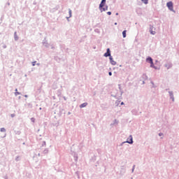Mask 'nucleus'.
I'll return each instance as SVG.
<instances>
[{"instance_id":"f257e3e1","label":"nucleus","mask_w":179,"mask_h":179,"mask_svg":"<svg viewBox=\"0 0 179 179\" xmlns=\"http://www.w3.org/2000/svg\"><path fill=\"white\" fill-rule=\"evenodd\" d=\"M104 5H106V0H102L99 5L101 12H106V10H107V8H103Z\"/></svg>"},{"instance_id":"f03ea898","label":"nucleus","mask_w":179,"mask_h":179,"mask_svg":"<svg viewBox=\"0 0 179 179\" xmlns=\"http://www.w3.org/2000/svg\"><path fill=\"white\" fill-rule=\"evenodd\" d=\"M146 62H149L151 64V68H153V66H155V64H153V59H152V57H148L146 59Z\"/></svg>"},{"instance_id":"7ed1b4c3","label":"nucleus","mask_w":179,"mask_h":179,"mask_svg":"<svg viewBox=\"0 0 179 179\" xmlns=\"http://www.w3.org/2000/svg\"><path fill=\"white\" fill-rule=\"evenodd\" d=\"M166 6H167V7L169 8V9L170 10H173V2H171V1L168 2V3H166Z\"/></svg>"},{"instance_id":"20e7f679","label":"nucleus","mask_w":179,"mask_h":179,"mask_svg":"<svg viewBox=\"0 0 179 179\" xmlns=\"http://www.w3.org/2000/svg\"><path fill=\"white\" fill-rule=\"evenodd\" d=\"M104 57H111V53L110 52V48L107 49V52L104 54Z\"/></svg>"},{"instance_id":"39448f33","label":"nucleus","mask_w":179,"mask_h":179,"mask_svg":"<svg viewBox=\"0 0 179 179\" xmlns=\"http://www.w3.org/2000/svg\"><path fill=\"white\" fill-rule=\"evenodd\" d=\"M153 29H154L153 26H151L150 28V34L155 35L156 34V31H154Z\"/></svg>"},{"instance_id":"423d86ee","label":"nucleus","mask_w":179,"mask_h":179,"mask_svg":"<svg viewBox=\"0 0 179 179\" xmlns=\"http://www.w3.org/2000/svg\"><path fill=\"white\" fill-rule=\"evenodd\" d=\"M127 143H133L134 141H132V136H130L129 138H127Z\"/></svg>"},{"instance_id":"0eeeda50","label":"nucleus","mask_w":179,"mask_h":179,"mask_svg":"<svg viewBox=\"0 0 179 179\" xmlns=\"http://www.w3.org/2000/svg\"><path fill=\"white\" fill-rule=\"evenodd\" d=\"M109 59H110V64H111L112 65H115V64H117V62H115V61H114V60L113 59V57H110Z\"/></svg>"},{"instance_id":"6e6552de","label":"nucleus","mask_w":179,"mask_h":179,"mask_svg":"<svg viewBox=\"0 0 179 179\" xmlns=\"http://www.w3.org/2000/svg\"><path fill=\"white\" fill-rule=\"evenodd\" d=\"M122 36H123L124 38H125V37H127V30H124L122 31Z\"/></svg>"},{"instance_id":"1a4fd4ad","label":"nucleus","mask_w":179,"mask_h":179,"mask_svg":"<svg viewBox=\"0 0 179 179\" xmlns=\"http://www.w3.org/2000/svg\"><path fill=\"white\" fill-rule=\"evenodd\" d=\"M87 106V103H83L80 106V108H83L84 107H86Z\"/></svg>"},{"instance_id":"9d476101","label":"nucleus","mask_w":179,"mask_h":179,"mask_svg":"<svg viewBox=\"0 0 179 179\" xmlns=\"http://www.w3.org/2000/svg\"><path fill=\"white\" fill-rule=\"evenodd\" d=\"M69 17H67V19H69V17H71L72 16V10L71 9L69 10Z\"/></svg>"},{"instance_id":"9b49d317","label":"nucleus","mask_w":179,"mask_h":179,"mask_svg":"<svg viewBox=\"0 0 179 179\" xmlns=\"http://www.w3.org/2000/svg\"><path fill=\"white\" fill-rule=\"evenodd\" d=\"M5 131H6V130L5 129V128H1V132H5Z\"/></svg>"},{"instance_id":"f8f14e48","label":"nucleus","mask_w":179,"mask_h":179,"mask_svg":"<svg viewBox=\"0 0 179 179\" xmlns=\"http://www.w3.org/2000/svg\"><path fill=\"white\" fill-rule=\"evenodd\" d=\"M141 1H142V2H144L145 3H148V0H141Z\"/></svg>"},{"instance_id":"ddd939ff","label":"nucleus","mask_w":179,"mask_h":179,"mask_svg":"<svg viewBox=\"0 0 179 179\" xmlns=\"http://www.w3.org/2000/svg\"><path fill=\"white\" fill-rule=\"evenodd\" d=\"M108 75H109V76H111V75H113V73H111V71H110V72L108 73Z\"/></svg>"},{"instance_id":"4468645a","label":"nucleus","mask_w":179,"mask_h":179,"mask_svg":"<svg viewBox=\"0 0 179 179\" xmlns=\"http://www.w3.org/2000/svg\"><path fill=\"white\" fill-rule=\"evenodd\" d=\"M107 14L110 15H111V12L108 11V12L107 13Z\"/></svg>"},{"instance_id":"2eb2a0df","label":"nucleus","mask_w":179,"mask_h":179,"mask_svg":"<svg viewBox=\"0 0 179 179\" xmlns=\"http://www.w3.org/2000/svg\"><path fill=\"white\" fill-rule=\"evenodd\" d=\"M121 106H124V102H122V103H121Z\"/></svg>"},{"instance_id":"dca6fc26","label":"nucleus","mask_w":179,"mask_h":179,"mask_svg":"<svg viewBox=\"0 0 179 179\" xmlns=\"http://www.w3.org/2000/svg\"><path fill=\"white\" fill-rule=\"evenodd\" d=\"M16 94H20L19 92H16Z\"/></svg>"},{"instance_id":"f3484780","label":"nucleus","mask_w":179,"mask_h":179,"mask_svg":"<svg viewBox=\"0 0 179 179\" xmlns=\"http://www.w3.org/2000/svg\"><path fill=\"white\" fill-rule=\"evenodd\" d=\"M159 136H162V134H159Z\"/></svg>"},{"instance_id":"a211bd4d","label":"nucleus","mask_w":179,"mask_h":179,"mask_svg":"<svg viewBox=\"0 0 179 179\" xmlns=\"http://www.w3.org/2000/svg\"><path fill=\"white\" fill-rule=\"evenodd\" d=\"M115 24L117 25V22H115Z\"/></svg>"},{"instance_id":"6ab92c4d","label":"nucleus","mask_w":179,"mask_h":179,"mask_svg":"<svg viewBox=\"0 0 179 179\" xmlns=\"http://www.w3.org/2000/svg\"><path fill=\"white\" fill-rule=\"evenodd\" d=\"M116 15H118V13H116Z\"/></svg>"}]
</instances>
